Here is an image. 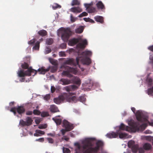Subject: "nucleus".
Instances as JSON below:
<instances>
[{
    "mask_svg": "<svg viewBox=\"0 0 153 153\" xmlns=\"http://www.w3.org/2000/svg\"><path fill=\"white\" fill-rule=\"evenodd\" d=\"M95 140V138H91L87 139L82 141V145L81 146L78 143H75V145L77 146V149H76V152H77V150H79L81 147L83 149V153H95L97 152H94L93 150H91V147L92 146L91 141Z\"/></svg>",
    "mask_w": 153,
    "mask_h": 153,
    "instance_id": "obj_1",
    "label": "nucleus"
},
{
    "mask_svg": "<svg viewBox=\"0 0 153 153\" xmlns=\"http://www.w3.org/2000/svg\"><path fill=\"white\" fill-rule=\"evenodd\" d=\"M91 52L89 51H86L83 52L81 55L82 57L79 56L80 58V60L83 65H89L91 63V61L88 56H91Z\"/></svg>",
    "mask_w": 153,
    "mask_h": 153,
    "instance_id": "obj_2",
    "label": "nucleus"
},
{
    "mask_svg": "<svg viewBox=\"0 0 153 153\" xmlns=\"http://www.w3.org/2000/svg\"><path fill=\"white\" fill-rule=\"evenodd\" d=\"M80 60V58L79 57H77L76 58V62L74 59L73 58H68L61 65V68H66L67 67H70L67 66V65H73L74 66H77L80 68V65L79 64V61Z\"/></svg>",
    "mask_w": 153,
    "mask_h": 153,
    "instance_id": "obj_3",
    "label": "nucleus"
},
{
    "mask_svg": "<svg viewBox=\"0 0 153 153\" xmlns=\"http://www.w3.org/2000/svg\"><path fill=\"white\" fill-rule=\"evenodd\" d=\"M136 115L137 119L138 121L141 123L147 122L149 125L153 126V120L151 122L149 121L146 117L140 111H137Z\"/></svg>",
    "mask_w": 153,
    "mask_h": 153,
    "instance_id": "obj_4",
    "label": "nucleus"
},
{
    "mask_svg": "<svg viewBox=\"0 0 153 153\" xmlns=\"http://www.w3.org/2000/svg\"><path fill=\"white\" fill-rule=\"evenodd\" d=\"M64 68L67 70L63 71L62 73V75L66 76L69 78H71L73 76V75L70 74V73L76 74L78 72L76 69L75 68L71 67H67L66 68Z\"/></svg>",
    "mask_w": 153,
    "mask_h": 153,
    "instance_id": "obj_5",
    "label": "nucleus"
},
{
    "mask_svg": "<svg viewBox=\"0 0 153 153\" xmlns=\"http://www.w3.org/2000/svg\"><path fill=\"white\" fill-rule=\"evenodd\" d=\"M128 124L129 126L133 128H139L143 130L145 129L148 125V123L146 122L145 123H143L142 125H140L139 122H135L134 121H129L128 123Z\"/></svg>",
    "mask_w": 153,
    "mask_h": 153,
    "instance_id": "obj_6",
    "label": "nucleus"
},
{
    "mask_svg": "<svg viewBox=\"0 0 153 153\" xmlns=\"http://www.w3.org/2000/svg\"><path fill=\"white\" fill-rule=\"evenodd\" d=\"M57 68L56 66H53L51 67H49L45 69L44 67H42L38 69V71L40 72V74H44L45 73L49 71L51 69V71L52 73H54L57 70Z\"/></svg>",
    "mask_w": 153,
    "mask_h": 153,
    "instance_id": "obj_7",
    "label": "nucleus"
},
{
    "mask_svg": "<svg viewBox=\"0 0 153 153\" xmlns=\"http://www.w3.org/2000/svg\"><path fill=\"white\" fill-rule=\"evenodd\" d=\"M71 32L70 29L67 28L65 30L61 36L62 39L64 42H67L71 35Z\"/></svg>",
    "mask_w": 153,
    "mask_h": 153,
    "instance_id": "obj_8",
    "label": "nucleus"
},
{
    "mask_svg": "<svg viewBox=\"0 0 153 153\" xmlns=\"http://www.w3.org/2000/svg\"><path fill=\"white\" fill-rule=\"evenodd\" d=\"M33 120L30 117H27L26 118V121L23 120H21L19 122V124L22 126H28L31 125Z\"/></svg>",
    "mask_w": 153,
    "mask_h": 153,
    "instance_id": "obj_9",
    "label": "nucleus"
},
{
    "mask_svg": "<svg viewBox=\"0 0 153 153\" xmlns=\"http://www.w3.org/2000/svg\"><path fill=\"white\" fill-rule=\"evenodd\" d=\"M62 125V126L65 128L66 131H70L74 128L73 124H71L65 120H63Z\"/></svg>",
    "mask_w": 153,
    "mask_h": 153,
    "instance_id": "obj_10",
    "label": "nucleus"
},
{
    "mask_svg": "<svg viewBox=\"0 0 153 153\" xmlns=\"http://www.w3.org/2000/svg\"><path fill=\"white\" fill-rule=\"evenodd\" d=\"M66 94V93L64 94V95H60L57 98H54L53 100L54 102L56 104H60L64 100L65 96Z\"/></svg>",
    "mask_w": 153,
    "mask_h": 153,
    "instance_id": "obj_11",
    "label": "nucleus"
},
{
    "mask_svg": "<svg viewBox=\"0 0 153 153\" xmlns=\"http://www.w3.org/2000/svg\"><path fill=\"white\" fill-rule=\"evenodd\" d=\"M103 142L101 140H98L96 143V146L93 148L92 146L90 147L91 148V150H93L94 152H97L100 149V147L103 146Z\"/></svg>",
    "mask_w": 153,
    "mask_h": 153,
    "instance_id": "obj_12",
    "label": "nucleus"
},
{
    "mask_svg": "<svg viewBox=\"0 0 153 153\" xmlns=\"http://www.w3.org/2000/svg\"><path fill=\"white\" fill-rule=\"evenodd\" d=\"M77 88V86L75 85H69L64 88V89L68 92L74 91Z\"/></svg>",
    "mask_w": 153,
    "mask_h": 153,
    "instance_id": "obj_13",
    "label": "nucleus"
},
{
    "mask_svg": "<svg viewBox=\"0 0 153 153\" xmlns=\"http://www.w3.org/2000/svg\"><path fill=\"white\" fill-rule=\"evenodd\" d=\"M106 136L107 137L109 138H115L118 137V133L117 132H112L107 133L106 135Z\"/></svg>",
    "mask_w": 153,
    "mask_h": 153,
    "instance_id": "obj_14",
    "label": "nucleus"
},
{
    "mask_svg": "<svg viewBox=\"0 0 153 153\" xmlns=\"http://www.w3.org/2000/svg\"><path fill=\"white\" fill-rule=\"evenodd\" d=\"M82 43H79L77 45V47L80 49H84L85 47V45L88 44V42L86 39H84L82 41Z\"/></svg>",
    "mask_w": 153,
    "mask_h": 153,
    "instance_id": "obj_15",
    "label": "nucleus"
},
{
    "mask_svg": "<svg viewBox=\"0 0 153 153\" xmlns=\"http://www.w3.org/2000/svg\"><path fill=\"white\" fill-rule=\"evenodd\" d=\"M59 82L60 84L63 85H68L71 83V80L67 79L61 78Z\"/></svg>",
    "mask_w": 153,
    "mask_h": 153,
    "instance_id": "obj_16",
    "label": "nucleus"
},
{
    "mask_svg": "<svg viewBox=\"0 0 153 153\" xmlns=\"http://www.w3.org/2000/svg\"><path fill=\"white\" fill-rule=\"evenodd\" d=\"M71 81L74 83L76 84V85H79L81 84V80L77 76H74L71 79Z\"/></svg>",
    "mask_w": 153,
    "mask_h": 153,
    "instance_id": "obj_17",
    "label": "nucleus"
},
{
    "mask_svg": "<svg viewBox=\"0 0 153 153\" xmlns=\"http://www.w3.org/2000/svg\"><path fill=\"white\" fill-rule=\"evenodd\" d=\"M37 71H38V70L36 71L30 67L27 70V76H30L31 74L34 73V74L33 75L34 76L36 74Z\"/></svg>",
    "mask_w": 153,
    "mask_h": 153,
    "instance_id": "obj_18",
    "label": "nucleus"
},
{
    "mask_svg": "<svg viewBox=\"0 0 153 153\" xmlns=\"http://www.w3.org/2000/svg\"><path fill=\"white\" fill-rule=\"evenodd\" d=\"M79 40V39L73 38L71 39L68 42V44L69 45L73 46L78 43Z\"/></svg>",
    "mask_w": 153,
    "mask_h": 153,
    "instance_id": "obj_19",
    "label": "nucleus"
},
{
    "mask_svg": "<svg viewBox=\"0 0 153 153\" xmlns=\"http://www.w3.org/2000/svg\"><path fill=\"white\" fill-rule=\"evenodd\" d=\"M16 111L19 114L24 113L25 111V109L23 106H18L16 107Z\"/></svg>",
    "mask_w": 153,
    "mask_h": 153,
    "instance_id": "obj_20",
    "label": "nucleus"
},
{
    "mask_svg": "<svg viewBox=\"0 0 153 153\" xmlns=\"http://www.w3.org/2000/svg\"><path fill=\"white\" fill-rule=\"evenodd\" d=\"M17 74L19 77H24L25 76H27V70L24 71L23 70H20L18 71Z\"/></svg>",
    "mask_w": 153,
    "mask_h": 153,
    "instance_id": "obj_21",
    "label": "nucleus"
},
{
    "mask_svg": "<svg viewBox=\"0 0 153 153\" xmlns=\"http://www.w3.org/2000/svg\"><path fill=\"white\" fill-rule=\"evenodd\" d=\"M70 11L74 13H79L82 12V10L79 7H73L70 9Z\"/></svg>",
    "mask_w": 153,
    "mask_h": 153,
    "instance_id": "obj_22",
    "label": "nucleus"
},
{
    "mask_svg": "<svg viewBox=\"0 0 153 153\" xmlns=\"http://www.w3.org/2000/svg\"><path fill=\"white\" fill-rule=\"evenodd\" d=\"M119 128L120 130L128 131L130 128L128 126H126L123 123H121L119 127Z\"/></svg>",
    "mask_w": 153,
    "mask_h": 153,
    "instance_id": "obj_23",
    "label": "nucleus"
},
{
    "mask_svg": "<svg viewBox=\"0 0 153 153\" xmlns=\"http://www.w3.org/2000/svg\"><path fill=\"white\" fill-rule=\"evenodd\" d=\"M96 6L98 9H100L102 10L105 9L104 5L101 1H98L96 4Z\"/></svg>",
    "mask_w": 153,
    "mask_h": 153,
    "instance_id": "obj_24",
    "label": "nucleus"
},
{
    "mask_svg": "<svg viewBox=\"0 0 153 153\" xmlns=\"http://www.w3.org/2000/svg\"><path fill=\"white\" fill-rule=\"evenodd\" d=\"M143 148L145 150H149L151 149L152 146L151 144L146 143L143 145Z\"/></svg>",
    "mask_w": 153,
    "mask_h": 153,
    "instance_id": "obj_25",
    "label": "nucleus"
},
{
    "mask_svg": "<svg viewBox=\"0 0 153 153\" xmlns=\"http://www.w3.org/2000/svg\"><path fill=\"white\" fill-rule=\"evenodd\" d=\"M94 19L97 22L102 23L104 22L103 18L102 17L100 16H97L95 17Z\"/></svg>",
    "mask_w": 153,
    "mask_h": 153,
    "instance_id": "obj_26",
    "label": "nucleus"
},
{
    "mask_svg": "<svg viewBox=\"0 0 153 153\" xmlns=\"http://www.w3.org/2000/svg\"><path fill=\"white\" fill-rule=\"evenodd\" d=\"M38 33L39 35L42 36H44L47 35V33L46 30H42L38 31Z\"/></svg>",
    "mask_w": 153,
    "mask_h": 153,
    "instance_id": "obj_27",
    "label": "nucleus"
},
{
    "mask_svg": "<svg viewBox=\"0 0 153 153\" xmlns=\"http://www.w3.org/2000/svg\"><path fill=\"white\" fill-rule=\"evenodd\" d=\"M83 27L82 26H80L76 29L75 32L76 33H80L83 32Z\"/></svg>",
    "mask_w": 153,
    "mask_h": 153,
    "instance_id": "obj_28",
    "label": "nucleus"
},
{
    "mask_svg": "<svg viewBox=\"0 0 153 153\" xmlns=\"http://www.w3.org/2000/svg\"><path fill=\"white\" fill-rule=\"evenodd\" d=\"M133 152L134 153L136 152L138 150V146L137 144H135L131 148Z\"/></svg>",
    "mask_w": 153,
    "mask_h": 153,
    "instance_id": "obj_29",
    "label": "nucleus"
},
{
    "mask_svg": "<svg viewBox=\"0 0 153 153\" xmlns=\"http://www.w3.org/2000/svg\"><path fill=\"white\" fill-rule=\"evenodd\" d=\"M51 111L53 112H56L58 111L57 107L55 105H52L51 107Z\"/></svg>",
    "mask_w": 153,
    "mask_h": 153,
    "instance_id": "obj_30",
    "label": "nucleus"
},
{
    "mask_svg": "<svg viewBox=\"0 0 153 153\" xmlns=\"http://www.w3.org/2000/svg\"><path fill=\"white\" fill-rule=\"evenodd\" d=\"M52 120L55 122L57 125H59L62 122L61 119H57L56 118H53Z\"/></svg>",
    "mask_w": 153,
    "mask_h": 153,
    "instance_id": "obj_31",
    "label": "nucleus"
},
{
    "mask_svg": "<svg viewBox=\"0 0 153 153\" xmlns=\"http://www.w3.org/2000/svg\"><path fill=\"white\" fill-rule=\"evenodd\" d=\"M87 11L89 13H94L96 12V9L95 8L93 7H90L88 8L87 10Z\"/></svg>",
    "mask_w": 153,
    "mask_h": 153,
    "instance_id": "obj_32",
    "label": "nucleus"
},
{
    "mask_svg": "<svg viewBox=\"0 0 153 153\" xmlns=\"http://www.w3.org/2000/svg\"><path fill=\"white\" fill-rule=\"evenodd\" d=\"M118 133V135H119V137L120 138H123L126 137L127 136V134L125 133H122L119 132H117Z\"/></svg>",
    "mask_w": 153,
    "mask_h": 153,
    "instance_id": "obj_33",
    "label": "nucleus"
},
{
    "mask_svg": "<svg viewBox=\"0 0 153 153\" xmlns=\"http://www.w3.org/2000/svg\"><path fill=\"white\" fill-rule=\"evenodd\" d=\"M80 4V1L78 0H73L71 3V5L73 6L75 5H79Z\"/></svg>",
    "mask_w": 153,
    "mask_h": 153,
    "instance_id": "obj_34",
    "label": "nucleus"
},
{
    "mask_svg": "<svg viewBox=\"0 0 153 153\" xmlns=\"http://www.w3.org/2000/svg\"><path fill=\"white\" fill-rule=\"evenodd\" d=\"M52 7L53 10H56L57 8H60L61 7V5H59V4L55 3L53 4L52 6Z\"/></svg>",
    "mask_w": 153,
    "mask_h": 153,
    "instance_id": "obj_35",
    "label": "nucleus"
},
{
    "mask_svg": "<svg viewBox=\"0 0 153 153\" xmlns=\"http://www.w3.org/2000/svg\"><path fill=\"white\" fill-rule=\"evenodd\" d=\"M40 42L37 41L35 43V46L33 47V49L34 50H39V48Z\"/></svg>",
    "mask_w": 153,
    "mask_h": 153,
    "instance_id": "obj_36",
    "label": "nucleus"
},
{
    "mask_svg": "<svg viewBox=\"0 0 153 153\" xmlns=\"http://www.w3.org/2000/svg\"><path fill=\"white\" fill-rule=\"evenodd\" d=\"M53 40L52 38H50L47 39L46 43L48 45H50L53 44Z\"/></svg>",
    "mask_w": 153,
    "mask_h": 153,
    "instance_id": "obj_37",
    "label": "nucleus"
},
{
    "mask_svg": "<svg viewBox=\"0 0 153 153\" xmlns=\"http://www.w3.org/2000/svg\"><path fill=\"white\" fill-rule=\"evenodd\" d=\"M135 145V142L133 140H130L128 143V146L129 148H131Z\"/></svg>",
    "mask_w": 153,
    "mask_h": 153,
    "instance_id": "obj_38",
    "label": "nucleus"
},
{
    "mask_svg": "<svg viewBox=\"0 0 153 153\" xmlns=\"http://www.w3.org/2000/svg\"><path fill=\"white\" fill-rule=\"evenodd\" d=\"M69 101L70 102H77V100L76 98V97L75 96H73L69 99Z\"/></svg>",
    "mask_w": 153,
    "mask_h": 153,
    "instance_id": "obj_39",
    "label": "nucleus"
},
{
    "mask_svg": "<svg viewBox=\"0 0 153 153\" xmlns=\"http://www.w3.org/2000/svg\"><path fill=\"white\" fill-rule=\"evenodd\" d=\"M78 100L80 102H83L85 101L86 98L84 96H82L79 97Z\"/></svg>",
    "mask_w": 153,
    "mask_h": 153,
    "instance_id": "obj_40",
    "label": "nucleus"
},
{
    "mask_svg": "<svg viewBox=\"0 0 153 153\" xmlns=\"http://www.w3.org/2000/svg\"><path fill=\"white\" fill-rule=\"evenodd\" d=\"M21 66L22 68H23L25 69H28V68L29 67V65L27 63L24 62L23 64H22Z\"/></svg>",
    "mask_w": 153,
    "mask_h": 153,
    "instance_id": "obj_41",
    "label": "nucleus"
},
{
    "mask_svg": "<svg viewBox=\"0 0 153 153\" xmlns=\"http://www.w3.org/2000/svg\"><path fill=\"white\" fill-rule=\"evenodd\" d=\"M63 153H70L71 152L70 150L67 148L63 147Z\"/></svg>",
    "mask_w": 153,
    "mask_h": 153,
    "instance_id": "obj_42",
    "label": "nucleus"
},
{
    "mask_svg": "<svg viewBox=\"0 0 153 153\" xmlns=\"http://www.w3.org/2000/svg\"><path fill=\"white\" fill-rule=\"evenodd\" d=\"M41 115L42 117H45L48 116L49 115V114L47 112H44L42 113Z\"/></svg>",
    "mask_w": 153,
    "mask_h": 153,
    "instance_id": "obj_43",
    "label": "nucleus"
},
{
    "mask_svg": "<svg viewBox=\"0 0 153 153\" xmlns=\"http://www.w3.org/2000/svg\"><path fill=\"white\" fill-rule=\"evenodd\" d=\"M33 113L34 115H39L41 114V112L38 110L35 109L33 110Z\"/></svg>",
    "mask_w": 153,
    "mask_h": 153,
    "instance_id": "obj_44",
    "label": "nucleus"
},
{
    "mask_svg": "<svg viewBox=\"0 0 153 153\" xmlns=\"http://www.w3.org/2000/svg\"><path fill=\"white\" fill-rule=\"evenodd\" d=\"M88 14L85 12H83L82 13L80 14L78 16V17L79 18L82 17L84 16H87Z\"/></svg>",
    "mask_w": 153,
    "mask_h": 153,
    "instance_id": "obj_45",
    "label": "nucleus"
},
{
    "mask_svg": "<svg viewBox=\"0 0 153 153\" xmlns=\"http://www.w3.org/2000/svg\"><path fill=\"white\" fill-rule=\"evenodd\" d=\"M50 95L49 94H47L45 95L44 97V100L48 101L50 100Z\"/></svg>",
    "mask_w": 153,
    "mask_h": 153,
    "instance_id": "obj_46",
    "label": "nucleus"
},
{
    "mask_svg": "<svg viewBox=\"0 0 153 153\" xmlns=\"http://www.w3.org/2000/svg\"><path fill=\"white\" fill-rule=\"evenodd\" d=\"M70 19H71V21L73 23L77 19V18H74L73 17V15L72 14L71 15V16H70Z\"/></svg>",
    "mask_w": 153,
    "mask_h": 153,
    "instance_id": "obj_47",
    "label": "nucleus"
},
{
    "mask_svg": "<svg viewBox=\"0 0 153 153\" xmlns=\"http://www.w3.org/2000/svg\"><path fill=\"white\" fill-rule=\"evenodd\" d=\"M16 107H14L13 108H12L10 110V111L11 112H13L14 114L15 115H16Z\"/></svg>",
    "mask_w": 153,
    "mask_h": 153,
    "instance_id": "obj_48",
    "label": "nucleus"
},
{
    "mask_svg": "<svg viewBox=\"0 0 153 153\" xmlns=\"http://www.w3.org/2000/svg\"><path fill=\"white\" fill-rule=\"evenodd\" d=\"M148 94H153V86L148 89Z\"/></svg>",
    "mask_w": 153,
    "mask_h": 153,
    "instance_id": "obj_49",
    "label": "nucleus"
},
{
    "mask_svg": "<svg viewBox=\"0 0 153 153\" xmlns=\"http://www.w3.org/2000/svg\"><path fill=\"white\" fill-rule=\"evenodd\" d=\"M36 132L38 134H45V132L44 131L40 130H36Z\"/></svg>",
    "mask_w": 153,
    "mask_h": 153,
    "instance_id": "obj_50",
    "label": "nucleus"
},
{
    "mask_svg": "<svg viewBox=\"0 0 153 153\" xmlns=\"http://www.w3.org/2000/svg\"><path fill=\"white\" fill-rule=\"evenodd\" d=\"M36 41V40L35 39H32L28 42V43L30 45L34 44Z\"/></svg>",
    "mask_w": 153,
    "mask_h": 153,
    "instance_id": "obj_51",
    "label": "nucleus"
},
{
    "mask_svg": "<svg viewBox=\"0 0 153 153\" xmlns=\"http://www.w3.org/2000/svg\"><path fill=\"white\" fill-rule=\"evenodd\" d=\"M47 139L49 143H53V140L52 138H47Z\"/></svg>",
    "mask_w": 153,
    "mask_h": 153,
    "instance_id": "obj_52",
    "label": "nucleus"
},
{
    "mask_svg": "<svg viewBox=\"0 0 153 153\" xmlns=\"http://www.w3.org/2000/svg\"><path fill=\"white\" fill-rule=\"evenodd\" d=\"M51 49L48 47H47L45 50V53L46 54H48L51 52Z\"/></svg>",
    "mask_w": 153,
    "mask_h": 153,
    "instance_id": "obj_53",
    "label": "nucleus"
},
{
    "mask_svg": "<svg viewBox=\"0 0 153 153\" xmlns=\"http://www.w3.org/2000/svg\"><path fill=\"white\" fill-rule=\"evenodd\" d=\"M47 127V125H39L38 128L39 129H42L43 128H45Z\"/></svg>",
    "mask_w": 153,
    "mask_h": 153,
    "instance_id": "obj_54",
    "label": "nucleus"
},
{
    "mask_svg": "<svg viewBox=\"0 0 153 153\" xmlns=\"http://www.w3.org/2000/svg\"><path fill=\"white\" fill-rule=\"evenodd\" d=\"M60 47L62 49H65L66 48V45L65 43H63L62 44Z\"/></svg>",
    "mask_w": 153,
    "mask_h": 153,
    "instance_id": "obj_55",
    "label": "nucleus"
},
{
    "mask_svg": "<svg viewBox=\"0 0 153 153\" xmlns=\"http://www.w3.org/2000/svg\"><path fill=\"white\" fill-rule=\"evenodd\" d=\"M59 55L61 56H65V54L64 52H59Z\"/></svg>",
    "mask_w": 153,
    "mask_h": 153,
    "instance_id": "obj_56",
    "label": "nucleus"
},
{
    "mask_svg": "<svg viewBox=\"0 0 153 153\" xmlns=\"http://www.w3.org/2000/svg\"><path fill=\"white\" fill-rule=\"evenodd\" d=\"M62 139L63 140H64L67 141H68L69 139V138L68 137L66 136H64L62 138Z\"/></svg>",
    "mask_w": 153,
    "mask_h": 153,
    "instance_id": "obj_57",
    "label": "nucleus"
},
{
    "mask_svg": "<svg viewBox=\"0 0 153 153\" xmlns=\"http://www.w3.org/2000/svg\"><path fill=\"white\" fill-rule=\"evenodd\" d=\"M144 149L143 148H141L138 149L139 152L140 153H144L145 152Z\"/></svg>",
    "mask_w": 153,
    "mask_h": 153,
    "instance_id": "obj_58",
    "label": "nucleus"
},
{
    "mask_svg": "<svg viewBox=\"0 0 153 153\" xmlns=\"http://www.w3.org/2000/svg\"><path fill=\"white\" fill-rule=\"evenodd\" d=\"M32 114L33 111H27L26 113V115H32Z\"/></svg>",
    "mask_w": 153,
    "mask_h": 153,
    "instance_id": "obj_59",
    "label": "nucleus"
},
{
    "mask_svg": "<svg viewBox=\"0 0 153 153\" xmlns=\"http://www.w3.org/2000/svg\"><path fill=\"white\" fill-rule=\"evenodd\" d=\"M56 90V88L54 86H52L51 87V91L52 93H53Z\"/></svg>",
    "mask_w": 153,
    "mask_h": 153,
    "instance_id": "obj_60",
    "label": "nucleus"
},
{
    "mask_svg": "<svg viewBox=\"0 0 153 153\" xmlns=\"http://www.w3.org/2000/svg\"><path fill=\"white\" fill-rule=\"evenodd\" d=\"M91 4H84V5L85 7L86 8L87 10H88V8H89L91 6Z\"/></svg>",
    "mask_w": 153,
    "mask_h": 153,
    "instance_id": "obj_61",
    "label": "nucleus"
},
{
    "mask_svg": "<svg viewBox=\"0 0 153 153\" xmlns=\"http://www.w3.org/2000/svg\"><path fill=\"white\" fill-rule=\"evenodd\" d=\"M36 141H38L40 142H43L44 141V138L43 137L40 138L39 139H36Z\"/></svg>",
    "mask_w": 153,
    "mask_h": 153,
    "instance_id": "obj_62",
    "label": "nucleus"
},
{
    "mask_svg": "<svg viewBox=\"0 0 153 153\" xmlns=\"http://www.w3.org/2000/svg\"><path fill=\"white\" fill-rule=\"evenodd\" d=\"M61 131L62 133V135H64L66 131L65 129H62L61 130Z\"/></svg>",
    "mask_w": 153,
    "mask_h": 153,
    "instance_id": "obj_63",
    "label": "nucleus"
},
{
    "mask_svg": "<svg viewBox=\"0 0 153 153\" xmlns=\"http://www.w3.org/2000/svg\"><path fill=\"white\" fill-rule=\"evenodd\" d=\"M148 81L149 82V84L151 85L152 84V79H149L148 80Z\"/></svg>",
    "mask_w": 153,
    "mask_h": 153,
    "instance_id": "obj_64",
    "label": "nucleus"
}]
</instances>
